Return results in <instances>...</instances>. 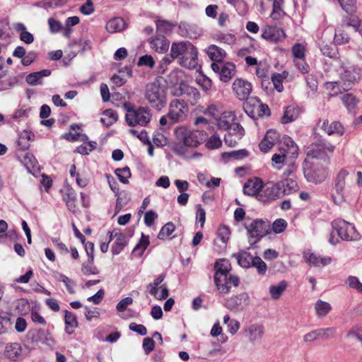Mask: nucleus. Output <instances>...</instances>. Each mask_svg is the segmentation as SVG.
I'll return each instance as SVG.
<instances>
[{
    "label": "nucleus",
    "instance_id": "obj_1",
    "mask_svg": "<svg viewBox=\"0 0 362 362\" xmlns=\"http://www.w3.org/2000/svg\"><path fill=\"white\" fill-rule=\"evenodd\" d=\"M170 52L172 57L176 58L182 66L189 69L198 67V52L189 41L173 42Z\"/></svg>",
    "mask_w": 362,
    "mask_h": 362
},
{
    "label": "nucleus",
    "instance_id": "obj_2",
    "mask_svg": "<svg viewBox=\"0 0 362 362\" xmlns=\"http://www.w3.org/2000/svg\"><path fill=\"white\" fill-rule=\"evenodd\" d=\"M177 139L189 147H197L208 139L209 132L205 129L189 130L185 126H180L175 129Z\"/></svg>",
    "mask_w": 362,
    "mask_h": 362
},
{
    "label": "nucleus",
    "instance_id": "obj_3",
    "mask_svg": "<svg viewBox=\"0 0 362 362\" xmlns=\"http://www.w3.org/2000/svg\"><path fill=\"white\" fill-rule=\"evenodd\" d=\"M145 98L150 105L157 110H160L166 105V93L158 81L148 83L145 90Z\"/></svg>",
    "mask_w": 362,
    "mask_h": 362
},
{
    "label": "nucleus",
    "instance_id": "obj_4",
    "mask_svg": "<svg viewBox=\"0 0 362 362\" xmlns=\"http://www.w3.org/2000/svg\"><path fill=\"white\" fill-rule=\"evenodd\" d=\"M124 107L127 110L125 119L129 126L145 127L151 122L152 114L149 108L145 107L134 108L129 107L127 103H124Z\"/></svg>",
    "mask_w": 362,
    "mask_h": 362
},
{
    "label": "nucleus",
    "instance_id": "obj_5",
    "mask_svg": "<svg viewBox=\"0 0 362 362\" xmlns=\"http://www.w3.org/2000/svg\"><path fill=\"white\" fill-rule=\"evenodd\" d=\"M334 149V146L323 139H318L313 142L308 148L307 155L312 158L322 160L328 163Z\"/></svg>",
    "mask_w": 362,
    "mask_h": 362
},
{
    "label": "nucleus",
    "instance_id": "obj_6",
    "mask_svg": "<svg viewBox=\"0 0 362 362\" xmlns=\"http://www.w3.org/2000/svg\"><path fill=\"white\" fill-rule=\"evenodd\" d=\"M341 83H344L343 90H348L360 78L361 69L349 62H341L339 69Z\"/></svg>",
    "mask_w": 362,
    "mask_h": 362
},
{
    "label": "nucleus",
    "instance_id": "obj_7",
    "mask_svg": "<svg viewBox=\"0 0 362 362\" xmlns=\"http://www.w3.org/2000/svg\"><path fill=\"white\" fill-rule=\"evenodd\" d=\"M332 228L337 231L338 236L345 241H353L359 239L360 235L354 226L351 223L337 218L332 222Z\"/></svg>",
    "mask_w": 362,
    "mask_h": 362
},
{
    "label": "nucleus",
    "instance_id": "obj_8",
    "mask_svg": "<svg viewBox=\"0 0 362 362\" xmlns=\"http://www.w3.org/2000/svg\"><path fill=\"white\" fill-rule=\"evenodd\" d=\"M245 228L250 235L249 243L251 245L257 243L271 230L270 223L261 219H256L251 222L250 225L245 224Z\"/></svg>",
    "mask_w": 362,
    "mask_h": 362
},
{
    "label": "nucleus",
    "instance_id": "obj_9",
    "mask_svg": "<svg viewBox=\"0 0 362 362\" xmlns=\"http://www.w3.org/2000/svg\"><path fill=\"white\" fill-rule=\"evenodd\" d=\"M189 109L184 100L173 99L170 102L168 107V116L171 122H180L184 121L187 115Z\"/></svg>",
    "mask_w": 362,
    "mask_h": 362
},
{
    "label": "nucleus",
    "instance_id": "obj_10",
    "mask_svg": "<svg viewBox=\"0 0 362 362\" xmlns=\"http://www.w3.org/2000/svg\"><path fill=\"white\" fill-rule=\"evenodd\" d=\"M284 185L278 182H267L262 184V189L257 195V200L262 202H269L280 198L281 196V187Z\"/></svg>",
    "mask_w": 362,
    "mask_h": 362
},
{
    "label": "nucleus",
    "instance_id": "obj_11",
    "mask_svg": "<svg viewBox=\"0 0 362 362\" xmlns=\"http://www.w3.org/2000/svg\"><path fill=\"white\" fill-rule=\"evenodd\" d=\"M303 172L306 180L315 185L322 182L327 177L326 168L317 163L307 164Z\"/></svg>",
    "mask_w": 362,
    "mask_h": 362
},
{
    "label": "nucleus",
    "instance_id": "obj_12",
    "mask_svg": "<svg viewBox=\"0 0 362 362\" xmlns=\"http://www.w3.org/2000/svg\"><path fill=\"white\" fill-rule=\"evenodd\" d=\"M348 173L346 170H341L338 173L335 180L332 197L334 203L339 206L341 205L346 202L344 189L346 185V177Z\"/></svg>",
    "mask_w": 362,
    "mask_h": 362
},
{
    "label": "nucleus",
    "instance_id": "obj_13",
    "mask_svg": "<svg viewBox=\"0 0 362 362\" xmlns=\"http://www.w3.org/2000/svg\"><path fill=\"white\" fill-rule=\"evenodd\" d=\"M284 144L286 148L279 147V153H274L272 156V161L276 164L283 163L288 153H291L292 156H297L298 146L290 137L284 138Z\"/></svg>",
    "mask_w": 362,
    "mask_h": 362
},
{
    "label": "nucleus",
    "instance_id": "obj_14",
    "mask_svg": "<svg viewBox=\"0 0 362 362\" xmlns=\"http://www.w3.org/2000/svg\"><path fill=\"white\" fill-rule=\"evenodd\" d=\"M250 302L249 295L247 293H241L228 298L225 306L232 312L238 313L244 310L249 305Z\"/></svg>",
    "mask_w": 362,
    "mask_h": 362
},
{
    "label": "nucleus",
    "instance_id": "obj_15",
    "mask_svg": "<svg viewBox=\"0 0 362 362\" xmlns=\"http://www.w3.org/2000/svg\"><path fill=\"white\" fill-rule=\"evenodd\" d=\"M211 67L215 73L218 74L220 79L223 82L228 81L235 74V66L230 62L212 63Z\"/></svg>",
    "mask_w": 362,
    "mask_h": 362
},
{
    "label": "nucleus",
    "instance_id": "obj_16",
    "mask_svg": "<svg viewBox=\"0 0 362 362\" xmlns=\"http://www.w3.org/2000/svg\"><path fill=\"white\" fill-rule=\"evenodd\" d=\"M233 90L239 100H244L248 98L252 91V85L245 80L236 78L233 83Z\"/></svg>",
    "mask_w": 362,
    "mask_h": 362
},
{
    "label": "nucleus",
    "instance_id": "obj_17",
    "mask_svg": "<svg viewBox=\"0 0 362 362\" xmlns=\"http://www.w3.org/2000/svg\"><path fill=\"white\" fill-rule=\"evenodd\" d=\"M264 333V327L262 325L253 324L247 327L244 331L245 337L252 344L259 343Z\"/></svg>",
    "mask_w": 362,
    "mask_h": 362
},
{
    "label": "nucleus",
    "instance_id": "obj_18",
    "mask_svg": "<svg viewBox=\"0 0 362 362\" xmlns=\"http://www.w3.org/2000/svg\"><path fill=\"white\" fill-rule=\"evenodd\" d=\"M303 257L306 263L313 267H325L329 264L332 262L330 257H322L317 255L310 251H306L303 253Z\"/></svg>",
    "mask_w": 362,
    "mask_h": 362
},
{
    "label": "nucleus",
    "instance_id": "obj_19",
    "mask_svg": "<svg viewBox=\"0 0 362 362\" xmlns=\"http://www.w3.org/2000/svg\"><path fill=\"white\" fill-rule=\"evenodd\" d=\"M4 355L10 361L14 362L21 361L24 357L23 348L18 343L7 344L5 347Z\"/></svg>",
    "mask_w": 362,
    "mask_h": 362
},
{
    "label": "nucleus",
    "instance_id": "obj_20",
    "mask_svg": "<svg viewBox=\"0 0 362 362\" xmlns=\"http://www.w3.org/2000/svg\"><path fill=\"white\" fill-rule=\"evenodd\" d=\"M285 36L284 30L277 27L267 26L262 29V37L267 41L278 42L284 39Z\"/></svg>",
    "mask_w": 362,
    "mask_h": 362
},
{
    "label": "nucleus",
    "instance_id": "obj_21",
    "mask_svg": "<svg viewBox=\"0 0 362 362\" xmlns=\"http://www.w3.org/2000/svg\"><path fill=\"white\" fill-rule=\"evenodd\" d=\"M240 280L238 276L228 274L226 276V280L215 281L217 289L222 294H227L230 292L231 286L236 287L239 285Z\"/></svg>",
    "mask_w": 362,
    "mask_h": 362
},
{
    "label": "nucleus",
    "instance_id": "obj_22",
    "mask_svg": "<svg viewBox=\"0 0 362 362\" xmlns=\"http://www.w3.org/2000/svg\"><path fill=\"white\" fill-rule=\"evenodd\" d=\"M214 281L226 280V276L230 274V264L228 260L220 259L215 264Z\"/></svg>",
    "mask_w": 362,
    "mask_h": 362
},
{
    "label": "nucleus",
    "instance_id": "obj_23",
    "mask_svg": "<svg viewBox=\"0 0 362 362\" xmlns=\"http://www.w3.org/2000/svg\"><path fill=\"white\" fill-rule=\"evenodd\" d=\"M262 187V182L259 178L248 180L243 186V193L249 196H256L260 192Z\"/></svg>",
    "mask_w": 362,
    "mask_h": 362
},
{
    "label": "nucleus",
    "instance_id": "obj_24",
    "mask_svg": "<svg viewBox=\"0 0 362 362\" xmlns=\"http://www.w3.org/2000/svg\"><path fill=\"white\" fill-rule=\"evenodd\" d=\"M320 127L328 135H342L344 132V127L339 122H333L329 124L327 119H325Z\"/></svg>",
    "mask_w": 362,
    "mask_h": 362
},
{
    "label": "nucleus",
    "instance_id": "obj_25",
    "mask_svg": "<svg viewBox=\"0 0 362 362\" xmlns=\"http://www.w3.org/2000/svg\"><path fill=\"white\" fill-rule=\"evenodd\" d=\"M232 257L237 260L238 264L241 267L247 269L251 267L255 257L247 251L240 250L238 253L233 254Z\"/></svg>",
    "mask_w": 362,
    "mask_h": 362
},
{
    "label": "nucleus",
    "instance_id": "obj_26",
    "mask_svg": "<svg viewBox=\"0 0 362 362\" xmlns=\"http://www.w3.org/2000/svg\"><path fill=\"white\" fill-rule=\"evenodd\" d=\"M150 44L151 48L159 53H164L169 48V41L163 35H158L151 39Z\"/></svg>",
    "mask_w": 362,
    "mask_h": 362
},
{
    "label": "nucleus",
    "instance_id": "obj_27",
    "mask_svg": "<svg viewBox=\"0 0 362 362\" xmlns=\"http://www.w3.org/2000/svg\"><path fill=\"white\" fill-rule=\"evenodd\" d=\"M206 54L213 63L223 62L226 54L223 49L215 45H211L207 48Z\"/></svg>",
    "mask_w": 362,
    "mask_h": 362
},
{
    "label": "nucleus",
    "instance_id": "obj_28",
    "mask_svg": "<svg viewBox=\"0 0 362 362\" xmlns=\"http://www.w3.org/2000/svg\"><path fill=\"white\" fill-rule=\"evenodd\" d=\"M180 94L186 95L188 98L189 103L192 105H195L200 98V93L199 90L192 86L180 84Z\"/></svg>",
    "mask_w": 362,
    "mask_h": 362
},
{
    "label": "nucleus",
    "instance_id": "obj_29",
    "mask_svg": "<svg viewBox=\"0 0 362 362\" xmlns=\"http://www.w3.org/2000/svg\"><path fill=\"white\" fill-rule=\"evenodd\" d=\"M127 26L124 20L119 17L110 19L106 24V30L110 33L123 30Z\"/></svg>",
    "mask_w": 362,
    "mask_h": 362
},
{
    "label": "nucleus",
    "instance_id": "obj_30",
    "mask_svg": "<svg viewBox=\"0 0 362 362\" xmlns=\"http://www.w3.org/2000/svg\"><path fill=\"white\" fill-rule=\"evenodd\" d=\"M50 74L51 70L43 69L42 71L28 74L26 76L25 81L29 85L36 86L42 83L41 80L43 77L49 76Z\"/></svg>",
    "mask_w": 362,
    "mask_h": 362
},
{
    "label": "nucleus",
    "instance_id": "obj_31",
    "mask_svg": "<svg viewBox=\"0 0 362 362\" xmlns=\"http://www.w3.org/2000/svg\"><path fill=\"white\" fill-rule=\"evenodd\" d=\"M64 320L66 325V332L69 334H73L75 328L78 327V321L76 315L70 311L66 310Z\"/></svg>",
    "mask_w": 362,
    "mask_h": 362
},
{
    "label": "nucleus",
    "instance_id": "obj_32",
    "mask_svg": "<svg viewBox=\"0 0 362 362\" xmlns=\"http://www.w3.org/2000/svg\"><path fill=\"white\" fill-rule=\"evenodd\" d=\"M234 119L235 115L232 112H223L217 121V126L220 129L228 130Z\"/></svg>",
    "mask_w": 362,
    "mask_h": 362
},
{
    "label": "nucleus",
    "instance_id": "obj_33",
    "mask_svg": "<svg viewBox=\"0 0 362 362\" xmlns=\"http://www.w3.org/2000/svg\"><path fill=\"white\" fill-rule=\"evenodd\" d=\"M118 119V115L115 111L112 109L105 110L103 112V117L100 122L107 127L115 124Z\"/></svg>",
    "mask_w": 362,
    "mask_h": 362
},
{
    "label": "nucleus",
    "instance_id": "obj_34",
    "mask_svg": "<svg viewBox=\"0 0 362 362\" xmlns=\"http://www.w3.org/2000/svg\"><path fill=\"white\" fill-rule=\"evenodd\" d=\"M282 183L284 186L281 187V196L290 194L298 190L299 187L296 181L293 180H286L278 182Z\"/></svg>",
    "mask_w": 362,
    "mask_h": 362
},
{
    "label": "nucleus",
    "instance_id": "obj_35",
    "mask_svg": "<svg viewBox=\"0 0 362 362\" xmlns=\"http://www.w3.org/2000/svg\"><path fill=\"white\" fill-rule=\"evenodd\" d=\"M258 99L256 98H251L244 104V110L245 113L252 118L253 119H257V110Z\"/></svg>",
    "mask_w": 362,
    "mask_h": 362
},
{
    "label": "nucleus",
    "instance_id": "obj_36",
    "mask_svg": "<svg viewBox=\"0 0 362 362\" xmlns=\"http://www.w3.org/2000/svg\"><path fill=\"white\" fill-rule=\"evenodd\" d=\"M11 328L12 323L10 315L7 313H0V334L8 332Z\"/></svg>",
    "mask_w": 362,
    "mask_h": 362
},
{
    "label": "nucleus",
    "instance_id": "obj_37",
    "mask_svg": "<svg viewBox=\"0 0 362 362\" xmlns=\"http://www.w3.org/2000/svg\"><path fill=\"white\" fill-rule=\"evenodd\" d=\"M344 23L341 25V28H337L335 30L334 42L337 44L342 45L349 42V35L344 28H348L349 27L343 26Z\"/></svg>",
    "mask_w": 362,
    "mask_h": 362
},
{
    "label": "nucleus",
    "instance_id": "obj_38",
    "mask_svg": "<svg viewBox=\"0 0 362 362\" xmlns=\"http://www.w3.org/2000/svg\"><path fill=\"white\" fill-rule=\"evenodd\" d=\"M298 116V110L293 106H288L281 118L283 123H288L294 121Z\"/></svg>",
    "mask_w": 362,
    "mask_h": 362
},
{
    "label": "nucleus",
    "instance_id": "obj_39",
    "mask_svg": "<svg viewBox=\"0 0 362 362\" xmlns=\"http://www.w3.org/2000/svg\"><path fill=\"white\" fill-rule=\"evenodd\" d=\"M109 235V242H110L112 238H115V245H117L118 247H124V246L127 244V238L125 234L119 231V230H114L113 232H108L107 233Z\"/></svg>",
    "mask_w": 362,
    "mask_h": 362
},
{
    "label": "nucleus",
    "instance_id": "obj_40",
    "mask_svg": "<svg viewBox=\"0 0 362 362\" xmlns=\"http://www.w3.org/2000/svg\"><path fill=\"white\" fill-rule=\"evenodd\" d=\"M287 283L285 281H281L278 285H272L269 287V293L273 299H278L282 293L286 290Z\"/></svg>",
    "mask_w": 362,
    "mask_h": 362
},
{
    "label": "nucleus",
    "instance_id": "obj_41",
    "mask_svg": "<svg viewBox=\"0 0 362 362\" xmlns=\"http://www.w3.org/2000/svg\"><path fill=\"white\" fill-rule=\"evenodd\" d=\"M315 309L319 317L325 316L331 310L332 307L327 302L318 300L315 304Z\"/></svg>",
    "mask_w": 362,
    "mask_h": 362
},
{
    "label": "nucleus",
    "instance_id": "obj_42",
    "mask_svg": "<svg viewBox=\"0 0 362 362\" xmlns=\"http://www.w3.org/2000/svg\"><path fill=\"white\" fill-rule=\"evenodd\" d=\"M175 26V24L164 20H158L156 21V29L158 35H163L172 30L173 28Z\"/></svg>",
    "mask_w": 362,
    "mask_h": 362
},
{
    "label": "nucleus",
    "instance_id": "obj_43",
    "mask_svg": "<svg viewBox=\"0 0 362 362\" xmlns=\"http://www.w3.org/2000/svg\"><path fill=\"white\" fill-rule=\"evenodd\" d=\"M344 86V85L341 81L327 82L325 83V88L329 90L330 96H335L339 93H341Z\"/></svg>",
    "mask_w": 362,
    "mask_h": 362
},
{
    "label": "nucleus",
    "instance_id": "obj_44",
    "mask_svg": "<svg viewBox=\"0 0 362 362\" xmlns=\"http://www.w3.org/2000/svg\"><path fill=\"white\" fill-rule=\"evenodd\" d=\"M149 245L148 236L142 233L139 242L134 247L133 252L138 256H141Z\"/></svg>",
    "mask_w": 362,
    "mask_h": 362
},
{
    "label": "nucleus",
    "instance_id": "obj_45",
    "mask_svg": "<svg viewBox=\"0 0 362 362\" xmlns=\"http://www.w3.org/2000/svg\"><path fill=\"white\" fill-rule=\"evenodd\" d=\"M228 134L235 137L236 140H240L244 136L245 130L238 123L233 122L228 129Z\"/></svg>",
    "mask_w": 362,
    "mask_h": 362
},
{
    "label": "nucleus",
    "instance_id": "obj_46",
    "mask_svg": "<svg viewBox=\"0 0 362 362\" xmlns=\"http://www.w3.org/2000/svg\"><path fill=\"white\" fill-rule=\"evenodd\" d=\"M283 3L284 0H274L273 11L271 14V17L272 19L278 20L285 14L284 11L282 9Z\"/></svg>",
    "mask_w": 362,
    "mask_h": 362
},
{
    "label": "nucleus",
    "instance_id": "obj_47",
    "mask_svg": "<svg viewBox=\"0 0 362 362\" xmlns=\"http://www.w3.org/2000/svg\"><path fill=\"white\" fill-rule=\"evenodd\" d=\"M175 226L173 222H168L165 224L160 229L158 238L160 240H165L169 237L175 230Z\"/></svg>",
    "mask_w": 362,
    "mask_h": 362
},
{
    "label": "nucleus",
    "instance_id": "obj_48",
    "mask_svg": "<svg viewBox=\"0 0 362 362\" xmlns=\"http://www.w3.org/2000/svg\"><path fill=\"white\" fill-rule=\"evenodd\" d=\"M251 267L257 269V272L259 275H264L267 270L266 263L258 256H255L251 264Z\"/></svg>",
    "mask_w": 362,
    "mask_h": 362
},
{
    "label": "nucleus",
    "instance_id": "obj_49",
    "mask_svg": "<svg viewBox=\"0 0 362 362\" xmlns=\"http://www.w3.org/2000/svg\"><path fill=\"white\" fill-rule=\"evenodd\" d=\"M206 141V146L209 149L218 148L222 145V141L216 134H212L210 137L208 136Z\"/></svg>",
    "mask_w": 362,
    "mask_h": 362
},
{
    "label": "nucleus",
    "instance_id": "obj_50",
    "mask_svg": "<svg viewBox=\"0 0 362 362\" xmlns=\"http://www.w3.org/2000/svg\"><path fill=\"white\" fill-rule=\"evenodd\" d=\"M248 156V151L245 149L238 151H233L230 152H226L223 153V158H233L234 160H240L246 158Z\"/></svg>",
    "mask_w": 362,
    "mask_h": 362
},
{
    "label": "nucleus",
    "instance_id": "obj_51",
    "mask_svg": "<svg viewBox=\"0 0 362 362\" xmlns=\"http://www.w3.org/2000/svg\"><path fill=\"white\" fill-rule=\"evenodd\" d=\"M341 101L348 109L349 111H351L355 107L357 100L355 96L351 93H346L341 97Z\"/></svg>",
    "mask_w": 362,
    "mask_h": 362
},
{
    "label": "nucleus",
    "instance_id": "obj_52",
    "mask_svg": "<svg viewBox=\"0 0 362 362\" xmlns=\"http://www.w3.org/2000/svg\"><path fill=\"white\" fill-rule=\"evenodd\" d=\"M115 174L118 177L119 181L124 184L128 183V179L131 177L130 169L128 167L117 168L115 170Z\"/></svg>",
    "mask_w": 362,
    "mask_h": 362
},
{
    "label": "nucleus",
    "instance_id": "obj_53",
    "mask_svg": "<svg viewBox=\"0 0 362 362\" xmlns=\"http://www.w3.org/2000/svg\"><path fill=\"white\" fill-rule=\"evenodd\" d=\"M165 275L162 274L159 275L156 279H154L153 282L150 284L148 287L149 288V293L152 296H156V293L159 288V286L163 281Z\"/></svg>",
    "mask_w": 362,
    "mask_h": 362
},
{
    "label": "nucleus",
    "instance_id": "obj_54",
    "mask_svg": "<svg viewBox=\"0 0 362 362\" xmlns=\"http://www.w3.org/2000/svg\"><path fill=\"white\" fill-rule=\"evenodd\" d=\"M196 81L198 85L200 86L204 90H208L211 88V80L206 77L205 75H199L197 78Z\"/></svg>",
    "mask_w": 362,
    "mask_h": 362
},
{
    "label": "nucleus",
    "instance_id": "obj_55",
    "mask_svg": "<svg viewBox=\"0 0 362 362\" xmlns=\"http://www.w3.org/2000/svg\"><path fill=\"white\" fill-rule=\"evenodd\" d=\"M286 226L287 223L285 220L279 218L273 223L271 229H272L275 233H281L286 229Z\"/></svg>",
    "mask_w": 362,
    "mask_h": 362
},
{
    "label": "nucleus",
    "instance_id": "obj_56",
    "mask_svg": "<svg viewBox=\"0 0 362 362\" xmlns=\"http://www.w3.org/2000/svg\"><path fill=\"white\" fill-rule=\"evenodd\" d=\"M85 250L88 255V262L90 264H93L94 262V244L92 242H84Z\"/></svg>",
    "mask_w": 362,
    "mask_h": 362
},
{
    "label": "nucleus",
    "instance_id": "obj_57",
    "mask_svg": "<svg viewBox=\"0 0 362 362\" xmlns=\"http://www.w3.org/2000/svg\"><path fill=\"white\" fill-rule=\"evenodd\" d=\"M230 230L226 226H222L218 228L217 235L218 238L223 243H226L230 237Z\"/></svg>",
    "mask_w": 362,
    "mask_h": 362
},
{
    "label": "nucleus",
    "instance_id": "obj_58",
    "mask_svg": "<svg viewBox=\"0 0 362 362\" xmlns=\"http://www.w3.org/2000/svg\"><path fill=\"white\" fill-rule=\"evenodd\" d=\"M154 64H155V62H154L153 57L151 55H148V54L141 57L139 59V61L137 63V65L139 66H148L149 68L153 67Z\"/></svg>",
    "mask_w": 362,
    "mask_h": 362
},
{
    "label": "nucleus",
    "instance_id": "obj_59",
    "mask_svg": "<svg viewBox=\"0 0 362 362\" xmlns=\"http://www.w3.org/2000/svg\"><path fill=\"white\" fill-rule=\"evenodd\" d=\"M318 339H326L332 336L334 333L333 327L317 329Z\"/></svg>",
    "mask_w": 362,
    "mask_h": 362
},
{
    "label": "nucleus",
    "instance_id": "obj_60",
    "mask_svg": "<svg viewBox=\"0 0 362 362\" xmlns=\"http://www.w3.org/2000/svg\"><path fill=\"white\" fill-rule=\"evenodd\" d=\"M81 271L84 275L98 274L99 270L95 266L90 264L87 261V264H83L81 267Z\"/></svg>",
    "mask_w": 362,
    "mask_h": 362
},
{
    "label": "nucleus",
    "instance_id": "obj_61",
    "mask_svg": "<svg viewBox=\"0 0 362 362\" xmlns=\"http://www.w3.org/2000/svg\"><path fill=\"white\" fill-rule=\"evenodd\" d=\"M292 53L296 59H303L305 57V47L300 44H296L292 48Z\"/></svg>",
    "mask_w": 362,
    "mask_h": 362
},
{
    "label": "nucleus",
    "instance_id": "obj_62",
    "mask_svg": "<svg viewBox=\"0 0 362 362\" xmlns=\"http://www.w3.org/2000/svg\"><path fill=\"white\" fill-rule=\"evenodd\" d=\"M272 83L277 90L278 92H281L284 89V86L282 84L283 76L281 74H274L272 76Z\"/></svg>",
    "mask_w": 362,
    "mask_h": 362
},
{
    "label": "nucleus",
    "instance_id": "obj_63",
    "mask_svg": "<svg viewBox=\"0 0 362 362\" xmlns=\"http://www.w3.org/2000/svg\"><path fill=\"white\" fill-rule=\"evenodd\" d=\"M265 139L269 141L275 145L279 141L280 135L274 129H269L267 132L264 137Z\"/></svg>",
    "mask_w": 362,
    "mask_h": 362
},
{
    "label": "nucleus",
    "instance_id": "obj_64",
    "mask_svg": "<svg viewBox=\"0 0 362 362\" xmlns=\"http://www.w3.org/2000/svg\"><path fill=\"white\" fill-rule=\"evenodd\" d=\"M346 282L351 288H355L358 292L362 293V284L359 281L357 277L349 276Z\"/></svg>",
    "mask_w": 362,
    "mask_h": 362
}]
</instances>
